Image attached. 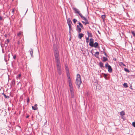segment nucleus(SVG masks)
<instances>
[{"label":"nucleus","instance_id":"obj_43","mask_svg":"<svg viewBox=\"0 0 135 135\" xmlns=\"http://www.w3.org/2000/svg\"><path fill=\"white\" fill-rule=\"evenodd\" d=\"M129 88L131 89H132V90L133 89L132 88V85H130V87Z\"/></svg>","mask_w":135,"mask_h":135},{"label":"nucleus","instance_id":"obj_36","mask_svg":"<svg viewBox=\"0 0 135 135\" xmlns=\"http://www.w3.org/2000/svg\"><path fill=\"white\" fill-rule=\"evenodd\" d=\"M123 64L122 62H120L119 63V65L121 66L123 65Z\"/></svg>","mask_w":135,"mask_h":135},{"label":"nucleus","instance_id":"obj_35","mask_svg":"<svg viewBox=\"0 0 135 135\" xmlns=\"http://www.w3.org/2000/svg\"><path fill=\"white\" fill-rule=\"evenodd\" d=\"M109 65H108V63H107L105 65V67L107 68V67H108V66Z\"/></svg>","mask_w":135,"mask_h":135},{"label":"nucleus","instance_id":"obj_17","mask_svg":"<svg viewBox=\"0 0 135 135\" xmlns=\"http://www.w3.org/2000/svg\"><path fill=\"white\" fill-rule=\"evenodd\" d=\"M93 47H94L95 48H97V47L98 45V44L97 42H95L93 44Z\"/></svg>","mask_w":135,"mask_h":135},{"label":"nucleus","instance_id":"obj_9","mask_svg":"<svg viewBox=\"0 0 135 135\" xmlns=\"http://www.w3.org/2000/svg\"><path fill=\"white\" fill-rule=\"evenodd\" d=\"M9 42V39H7V40L5 41V42L4 45V46L6 47H7V46H8L7 43H8Z\"/></svg>","mask_w":135,"mask_h":135},{"label":"nucleus","instance_id":"obj_38","mask_svg":"<svg viewBox=\"0 0 135 135\" xmlns=\"http://www.w3.org/2000/svg\"><path fill=\"white\" fill-rule=\"evenodd\" d=\"M132 125L133 126L135 127V122H133Z\"/></svg>","mask_w":135,"mask_h":135},{"label":"nucleus","instance_id":"obj_28","mask_svg":"<svg viewBox=\"0 0 135 135\" xmlns=\"http://www.w3.org/2000/svg\"><path fill=\"white\" fill-rule=\"evenodd\" d=\"M3 95L4 97L6 98H9V96L6 95L5 94H3Z\"/></svg>","mask_w":135,"mask_h":135},{"label":"nucleus","instance_id":"obj_16","mask_svg":"<svg viewBox=\"0 0 135 135\" xmlns=\"http://www.w3.org/2000/svg\"><path fill=\"white\" fill-rule=\"evenodd\" d=\"M99 54V52L97 51L96 52L94 55L97 58L98 57V55Z\"/></svg>","mask_w":135,"mask_h":135},{"label":"nucleus","instance_id":"obj_4","mask_svg":"<svg viewBox=\"0 0 135 135\" xmlns=\"http://www.w3.org/2000/svg\"><path fill=\"white\" fill-rule=\"evenodd\" d=\"M55 59L56 62V64H61L60 61L59 55H54Z\"/></svg>","mask_w":135,"mask_h":135},{"label":"nucleus","instance_id":"obj_41","mask_svg":"<svg viewBox=\"0 0 135 135\" xmlns=\"http://www.w3.org/2000/svg\"><path fill=\"white\" fill-rule=\"evenodd\" d=\"M69 30H70V31L71 30V26H69Z\"/></svg>","mask_w":135,"mask_h":135},{"label":"nucleus","instance_id":"obj_49","mask_svg":"<svg viewBox=\"0 0 135 135\" xmlns=\"http://www.w3.org/2000/svg\"><path fill=\"white\" fill-rule=\"evenodd\" d=\"M71 24H68L69 26H71Z\"/></svg>","mask_w":135,"mask_h":135},{"label":"nucleus","instance_id":"obj_5","mask_svg":"<svg viewBox=\"0 0 135 135\" xmlns=\"http://www.w3.org/2000/svg\"><path fill=\"white\" fill-rule=\"evenodd\" d=\"M81 18L83 19V20H84L85 21V22L84 21H82V22L85 24V25H86L87 24H89V22H88V20L84 16H83L82 17H81Z\"/></svg>","mask_w":135,"mask_h":135},{"label":"nucleus","instance_id":"obj_31","mask_svg":"<svg viewBox=\"0 0 135 135\" xmlns=\"http://www.w3.org/2000/svg\"><path fill=\"white\" fill-rule=\"evenodd\" d=\"M66 70V72L68 71H69V69L66 66L65 68Z\"/></svg>","mask_w":135,"mask_h":135},{"label":"nucleus","instance_id":"obj_47","mask_svg":"<svg viewBox=\"0 0 135 135\" xmlns=\"http://www.w3.org/2000/svg\"><path fill=\"white\" fill-rule=\"evenodd\" d=\"M37 104H35V105L34 106L35 107H36L37 106Z\"/></svg>","mask_w":135,"mask_h":135},{"label":"nucleus","instance_id":"obj_50","mask_svg":"<svg viewBox=\"0 0 135 135\" xmlns=\"http://www.w3.org/2000/svg\"><path fill=\"white\" fill-rule=\"evenodd\" d=\"M20 43V42H19V41H18V45H19Z\"/></svg>","mask_w":135,"mask_h":135},{"label":"nucleus","instance_id":"obj_45","mask_svg":"<svg viewBox=\"0 0 135 135\" xmlns=\"http://www.w3.org/2000/svg\"><path fill=\"white\" fill-rule=\"evenodd\" d=\"M2 17L1 16L0 17V20H2Z\"/></svg>","mask_w":135,"mask_h":135},{"label":"nucleus","instance_id":"obj_1","mask_svg":"<svg viewBox=\"0 0 135 135\" xmlns=\"http://www.w3.org/2000/svg\"><path fill=\"white\" fill-rule=\"evenodd\" d=\"M82 83L81 76L79 74H78L76 75V77L75 81V84L78 86V88H79L80 87V85Z\"/></svg>","mask_w":135,"mask_h":135},{"label":"nucleus","instance_id":"obj_21","mask_svg":"<svg viewBox=\"0 0 135 135\" xmlns=\"http://www.w3.org/2000/svg\"><path fill=\"white\" fill-rule=\"evenodd\" d=\"M120 115L121 116H123L125 115V113L124 111H122L120 112Z\"/></svg>","mask_w":135,"mask_h":135},{"label":"nucleus","instance_id":"obj_46","mask_svg":"<svg viewBox=\"0 0 135 135\" xmlns=\"http://www.w3.org/2000/svg\"><path fill=\"white\" fill-rule=\"evenodd\" d=\"M2 45H3L2 44V43H1V45L2 48H3Z\"/></svg>","mask_w":135,"mask_h":135},{"label":"nucleus","instance_id":"obj_10","mask_svg":"<svg viewBox=\"0 0 135 135\" xmlns=\"http://www.w3.org/2000/svg\"><path fill=\"white\" fill-rule=\"evenodd\" d=\"M70 90L71 92V97L72 98H73L74 97V96L73 89L72 90Z\"/></svg>","mask_w":135,"mask_h":135},{"label":"nucleus","instance_id":"obj_55","mask_svg":"<svg viewBox=\"0 0 135 135\" xmlns=\"http://www.w3.org/2000/svg\"><path fill=\"white\" fill-rule=\"evenodd\" d=\"M105 55V56H106V54L105 53V54H104Z\"/></svg>","mask_w":135,"mask_h":135},{"label":"nucleus","instance_id":"obj_3","mask_svg":"<svg viewBox=\"0 0 135 135\" xmlns=\"http://www.w3.org/2000/svg\"><path fill=\"white\" fill-rule=\"evenodd\" d=\"M73 9L75 13H77L81 17H82L83 16L82 15L80 11L78 9L75 7L73 8Z\"/></svg>","mask_w":135,"mask_h":135},{"label":"nucleus","instance_id":"obj_40","mask_svg":"<svg viewBox=\"0 0 135 135\" xmlns=\"http://www.w3.org/2000/svg\"><path fill=\"white\" fill-rule=\"evenodd\" d=\"M107 76V74H104V76L105 78Z\"/></svg>","mask_w":135,"mask_h":135},{"label":"nucleus","instance_id":"obj_24","mask_svg":"<svg viewBox=\"0 0 135 135\" xmlns=\"http://www.w3.org/2000/svg\"><path fill=\"white\" fill-rule=\"evenodd\" d=\"M68 81L69 83H71V79L70 77L68 78Z\"/></svg>","mask_w":135,"mask_h":135},{"label":"nucleus","instance_id":"obj_32","mask_svg":"<svg viewBox=\"0 0 135 135\" xmlns=\"http://www.w3.org/2000/svg\"><path fill=\"white\" fill-rule=\"evenodd\" d=\"M102 18L104 20L105 18V15H102L101 16Z\"/></svg>","mask_w":135,"mask_h":135},{"label":"nucleus","instance_id":"obj_29","mask_svg":"<svg viewBox=\"0 0 135 135\" xmlns=\"http://www.w3.org/2000/svg\"><path fill=\"white\" fill-rule=\"evenodd\" d=\"M86 42L87 43H88L89 40V37H88L86 38Z\"/></svg>","mask_w":135,"mask_h":135},{"label":"nucleus","instance_id":"obj_48","mask_svg":"<svg viewBox=\"0 0 135 135\" xmlns=\"http://www.w3.org/2000/svg\"><path fill=\"white\" fill-rule=\"evenodd\" d=\"M7 34H5L4 36L5 37H7Z\"/></svg>","mask_w":135,"mask_h":135},{"label":"nucleus","instance_id":"obj_13","mask_svg":"<svg viewBox=\"0 0 135 135\" xmlns=\"http://www.w3.org/2000/svg\"><path fill=\"white\" fill-rule=\"evenodd\" d=\"M76 30L78 31L79 33H80L81 32V28L78 25L77 26V28H76Z\"/></svg>","mask_w":135,"mask_h":135},{"label":"nucleus","instance_id":"obj_19","mask_svg":"<svg viewBox=\"0 0 135 135\" xmlns=\"http://www.w3.org/2000/svg\"><path fill=\"white\" fill-rule=\"evenodd\" d=\"M108 60L107 58L105 57H103V60H102V61L103 62H104L105 61H107Z\"/></svg>","mask_w":135,"mask_h":135},{"label":"nucleus","instance_id":"obj_15","mask_svg":"<svg viewBox=\"0 0 135 135\" xmlns=\"http://www.w3.org/2000/svg\"><path fill=\"white\" fill-rule=\"evenodd\" d=\"M87 33L88 36V37H92V35L91 33H90L88 31H87Z\"/></svg>","mask_w":135,"mask_h":135},{"label":"nucleus","instance_id":"obj_8","mask_svg":"<svg viewBox=\"0 0 135 135\" xmlns=\"http://www.w3.org/2000/svg\"><path fill=\"white\" fill-rule=\"evenodd\" d=\"M33 50L32 49H31L29 51V52H30L31 56L32 57H33Z\"/></svg>","mask_w":135,"mask_h":135},{"label":"nucleus","instance_id":"obj_39","mask_svg":"<svg viewBox=\"0 0 135 135\" xmlns=\"http://www.w3.org/2000/svg\"><path fill=\"white\" fill-rule=\"evenodd\" d=\"M21 76V74H19V75H18L17 77V78H18V77L19 78V77H20Z\"/></svg>","mask_w":135,"mask_h":135},{"label":"nucleus","instance_id":"obj_37","mask_svg":"<svg viewBox=\"0 0 135 135\" xmlns=\"http://www.w3.org/2000/svg\"><path fill=\"white\" fill-rule=\"evenodd\" d=\"M15 12V10L14 9H12V15H13L14 14V12Z\"/></svg>","mask_w":135,"mask_h":135},{"label":"nucleus","instance_id":"obj_26","mask_svg":"<svg viewBox=\"0 0 135 135\" xmlns=\"http://www.w3.org/2000/svg\"><path fill=\"white\" fill-rule=\"evenodd\" d=\"M68 24H71L72 23V22L71 20H70V19H69L68 20Z\"/></svg>","mask_w":135,"mask_h":135},{"label":"nucleus","instance_id":"obj_56","mask_svg":"<svg viewBox=\"0 0 135 135\" xmlns=\"http://www.w3.org/2000/svg\"><path fill=\"white\" fill-rule=\"evenodd\" d=\"M13 0H12V1H13Z\"/></svg>","mask_w":135,"mask_h":135},{"label":"nucleus","instance_id":"obj_7","mask_svg":"<svg viewBox=\"0 0 135 135\" xmlns=\"http://www.w3.org/2000/svg\"><path fill=\"white\" fill-rule=\"evenodd\" d=\"M94 40L93 38H91L90 39V42L89 44V45L91 47H93Z\"/></svg>","mask_w":135,"mask_h":135},{"label":"nucleus","instance_id":"obj_14","mask_svg":"<svg viewBox=\"0 0 135 135\" xmlns=\"http://www.w3.org/2000/svg\"><path fill=\"white\" fill-rule=\"evenodd\" d=\"M69 83V86L70 88V90L73 89V86L72 84V83Z\"/></svg>","mask_w":135,"mask_h":135},{"label":"nucleus","instance_id":"obj_30","mask_svg":"<svg viewBox=\"0 0 135 135\" xmlns=\"http://www.w3.org/2000/svg\"><path fill=\"white\" fill-rule=\"evenodd\" d=\"M124 70L128 72H129V71L126 68H125L124 69Z\"/></svg>","mask_w":135,"mask_h":135},{"label":"nucleus","instance_id":"obj_20","mask_svg":"<svg viewBox=\"0 0 135 135\" xmlns=\"http://www.w3.org/2000/svg\"><path fill=\"white\" fill-rule=\"evenodd\" d=\"M123 85L124 87L125 88H127L128 87V85L127 83H125L123 84Z\"/></svg>","mask_w":135,"mask_h":135},{"label":"nucleus","instance_id":"obj_53","mask_svg":"<svg viewBox=\"0 0 135 135\" xmlns=\"http://www.w3.org/2000/svg\"><path fill=\"white\" fill-rule=\"evenodd\" d=\"M98 32H99V34H100V33L99 31H98Z\"/></svg>","mask_w":135,"mask_h":135},{"label":"nucleus","instance_id":"obj_11","mask_svg":"<svg viewBox=\"0 0 135 135\" xmlns=\"http://www.w3.org/2000/svg\"><path fill=\"white\" fill-rule=\"evenodd\" d=\"M84 34L82 33H79L78 36V38L80 39H81V38L83 37Z\"/></svg>","mask_w":135,"mask_h":135},{"label":"nucleus","instance_id":"obj_52","mask_svg":"<svg viewBox=\"0 0 135 135\" xmlns=\"http://www.w3.org/2000/svg\"><path fill=\"white\" fill-rule=\"evenodd\" d=\"M2 52H3H3H4V51L3 50V49H2Z\"/></svg>","mask_w":135,"mask_h":135},{"label":"nucleus","instance_id":"obj_18","mask_svg":"<svg viewBox=\"0 0 135 135\" xmlns=\"http://www.w3.org/2000/svg\"><path fill=\"white\" fill-rule=\"evenodd\" d=\"M99 65L100 67L101 68L103 67L104 68V66H103V64L102 63V62H100L99 63Z\"/></svg>","mask_w":135,"mask_h":135},{"label":"nucleus","instance_id":"obj_27","mask_svg":"<svg viewBox=\"0 0 135 135\" xmlns=\"http://www.w3.org/2000/svg\"><path fill=\"white\" fill-rule=\"evenodd\" d=\"M131 33L133 35V36L134 37H135V33L133 31H131Z\"/></svg>","mask_w":135,"mask_h":135},{"label":"nucleus","instance_id":"obj_12","mask_svg":"<svg viewBox=\"0 0 135 135\" xmlns=\"http://www.w3.org/2000/svg\"><path fill=\"white\" fill-rule=\"evenodd\" d=\"M108 71L109 73H112V69L110 65L108 66Z\"/></svg>","mask_w":135,"mask_h":135},{"label":"nucleus","instance_id":"obj_44","mask_svg":"<svg viewBox=\"0 0 135 135\" xmlns=\"http://www.w3.org/2000/svg\"><path fill=\"white\" fill-rule=\"evenodd\" d=\"M29 99H27V102L28 103H29Z\"/></svg>","mask_w":135,"mask_h":135},{"label":"nucleus","instance_id":"obj_6","mask_svg":"<svg viewBox=\"0 0 135 135\" xmlns=\"http://www.w3.org/2000/svg\"><path fill=\"white\" fill-rule=\"evenodd\" d=\"M54 55H59V51L58 49L56 47H54Z\"/></svg>","mask_w":135,"mask_h":135},{"label":"nucleus","instance_id":"obj_42","mask_svg":"<svg viewBox=\"0 0 135 135\" xmlns=\"http://www.w3.org/2000/svg\"><path fill=\"white\" fill-rule=\"evenodd\" d=\"M16 55H15L13 57V58L15 59L16 58Z\"/></svg>","mask_w":135,"mask_h":135},{"label":"nucleus","instance_id":"obj_54","mask_svg":"<svg viewBox=\"0 0 135 135\" xmlns=\"http://www.w3.org/2000/svg\"><path fill=\"white\" fill-rule=\"evenodd\" d=\"M28 117H29L28 116H27L26 118H28Z\"/></svg>","mask_w":135,"mask_h":135},{"label":"nucleus","instance_id":"obj_34","mask_svg":"<svg viewBox=\"0 0 135 135\" xmlns=\"http://www.w3.org/2000/svg\"><path fill=\"white\" fill-rule=\"evenodd\" d=\"M21 34V32H20L18 34L17 36H20Z\"/></svg>","mask_w":135,"mask_h":135},{"label":"nucleus","instance_id":"obj_23","mask_svg":"<svg viewBox=\"0 0 135 135\" xmlns=\"http://www.w3.org/2000/svg\"><path fill=\"white\" fill-rule=\"evenodd\" d=\"M32 109L33 110H37L38 109V108H37V107H36L35 106H32Z\"/></svg>","mask_w":135,"mask_h":135},{"label":"nucleus","instance_id":"obj_2","mask_svg":"<svg viewBox=\"0 0 135 135\" xmlns=\"http://www.w3.org/2000/svg\"><path fill=\"white\" fill-rule=\"evenodd\" d=\"M57 68L59 74L60 75L62 73L61 64H56Z\"/></svg>","mask_w":135,"mask_h":135},{"label":"nucleus","instance_id":"obj_22","mask_svg":"<svg viewBox=\"0 0 135 135\" xmlns=\"http://www.w3.org/2000/svg\"><path fill=\"white\" fill-rule=\"evenodd\" d=\"M78 24H79V27L80 26V27H81V28L82 29H84V27H83L82 24L80 22H79Z\"/></svg>","mask_w":135,"mask_h":135},{"label":"nucleus","instance_id":"obj_51","mask_svg":"<svg viewBox=\"0 0 135 135\" xmlns=\"http://www.w3.org/2000/svg\"><path fill=\"white\" fill-rule=\"evenodd\" d=\"M123 65L124 66H126V65L124 64H123Z\"/></svg>","mask_w":135,"mask_h":135},{"label":"nucleus","instance_id":"obj_25","mask_svg":"<svg viewBox=\"0 0 135 135\" xmlns=\"http://www.w3.org/2000/svg\"><path fill=\"white\" fill-rule=\"evenodd\" d=\"M66 74L68 78L70 77V73H69V71H68L66 72Z\"/></svg>","mask_w":135,"mask_h":135},{"label":"nucleus","instance_id":"obj_33","mask_svg":"<svg viewBox=\"0 0 135 135\" xmlns=\"http://www.w3.org/2000/svg\"><path fill=\"white\" fill-rule=\"evenodd\" d=\"M73 22L74 23H75L77 21V20L75 19H74L73 20Z\"/></svg>","mask_w":135,"mask_h":135}]
</instances>
